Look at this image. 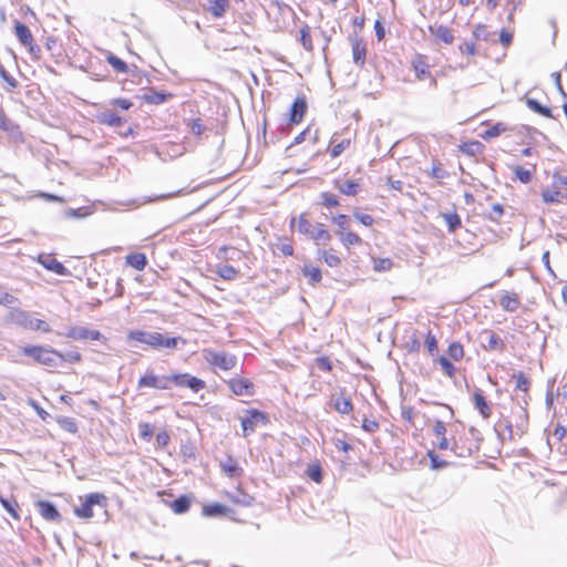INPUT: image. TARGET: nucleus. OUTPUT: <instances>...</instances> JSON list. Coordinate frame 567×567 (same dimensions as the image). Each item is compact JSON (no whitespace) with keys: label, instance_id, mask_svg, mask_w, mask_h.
I'll return each mask as SVG.
<instances>
[{"label":"nucleus","instance_id":"f257e3e1","mask_svg":"<svg viewBox=\"0 0 567 567\" xmlns=\"http://www.w3.org/2000/svg\"><path fill=\"white\" fill-rule=\"evenodd\" d=\"M127 341L143 343L156 350H175L178 343H186V340L183 339L182 337H167L159 332L145 331L138 329L128 331Z\"/></svg>","mask_w":567,"mask_h":567},{"label":"nucleus","instance_id":"2f4dec72","mask_svg":"<svg viewBox=\"0 0 567 567\" xmlns=\"http://www.w3.org/2000/svg\"><path fill=\"white\" fill-rule=\"evenodd\" d=\"M337 235L340 237L341 243L347 247L355 246L361 244V238L352 231H338Z\"/></svg>","mask_w":567,"mask_h":567},{"label":"nucleus","instance_id":"864d4df0","mask_svg":"<svg viewBox=\"0 0 567 567\" xmlns=\"http://www.w3.org/2000/svg\"><path fill=\"white\" fill-rule=\"evenodd\" d=\"M514 379L516 380V388L519 389L520 391L523 392H526L528 391L529 389V385H530V382L529 380L525 377L524 373L519 372L517 374L514 375Z\"/></svg>","mask_w":567,"mask_h":567},{"label":"nucleus","instance_id":"c03bdc74","mask_svg":"<svg viewBox=\"0 0 567 567\" xmlns=\"http://www.w3.org/2000/svg\"><path fill=\"white\" fill-rule=\"evenodd\" d=\"M437 447L442 451H446V450H451L453 451L456 455L458 456H463L462 453H458L457 452V444L456 442H451L449 439H446L445 436H441L439 442H437Z\"/></svg>","mask_w":567,"mask_h":567},{"label":"nucleus","instance_id":"9d476101","mask_svg":"<svg viewBox=\"0 0 567 567\" xmlns=\"http://www.w3.org/2000/svg\"><path fill=\"white\" fill-rule=\"evenodd\" d=\"M228 386L236 395L250 396L254 394V384L248 379L233 378L228 381Z\"/></svg>","mask_w":567,"mask_h":567},{"label":"nucleus","instance_id":"58836bf2","mask_svg":"<svg viewBox=\"0 0 567 567\" xmlns=\"http://www.w3.org/2000/svg\"><path fill=\"white\" fill-rule=\"evenodd\" d=\"M59 425L69 433L78 431V424L73 417L62 416L58 419Z\"/></svg>","mask_w":567,"mask_h":567},{"label":"nucleus","instance_id":"ddd939ff","mask_svg":"<svg viewBox=\"0 0 567 567\" xmlns=\"http://www.w3.org/2000/svg\"><path fill=\"white\" fill-rule=\"evenodd\" d=\"M40 515L50 522L61 520V515L56 509L55 505L49 501H39L35 504Z\"/></svg>","mask_w":567,"mask_h":567},{"label":"nucleus","instance_id":"e433bc0d","mask_svg":"<svg viewBox=\"0 0 567 567\" xmlns=\"http://www.w3.org/2000/svg\"><path fill=\"white\" fill-rule=\"evenodd\" d=\"M229 497L234 503L243 505L245 507L251 506L255 501L254 497L241 492H236L235 494L229 495Z\"/></svg>","mask_w":567,"mask_h":567},{"label":"nucleus","instance_id":"2eb2a0df","mask_svg":"<svg viewBox=\"0 0 567 567\" xmlns=\"http://www.w3.org/2000/svg\"><path fill=\"white\" fill-rule=\"evenodd\" d=\"M39 261L44 268L55 272L56 275L64 276L68 274V269L51 255H41L39 257Z\"/></svg>","mask_w":567,"mask_h":567},{"label":"nucleus","instance_id":"e2e57ef3","mask_svg":"<svg viewBox=\"0 0 567 567\" xmlns=\"http://www.w3.org/2000/svg\"><path fill=\"white\" fill-rule=\"evenodd\" d=\"M316 365L321 371H330L332 369L331 361L327 357H319L316 359Z\"/></svg>","mask_w":567,"mask_h":567},{"label":"nucleus","instance_id":"393cba45","mask_svg":"<svg viewBox=\"0 0 567 567\" xmlns=\"http://www.w3.org/2000/svg\"><path fill=\"white\" fill-rule=\"evenodd\" d=\"M526 105L528 106L529 110H532L533 112H535L537 114H540V115H543L545 117H548V118H554L551 110L549 107H546V106L542 105L535 99L527 97L526 99Z\"/></svg>","mask_w":567,"mask_h":567},{"label":"nucleus","instance_id":"423d86ee","mask_svg":"<svg viewBox=\"0 0 567 567\" xmlns=\"http://www.w3.org/2000/svg\"><path fill=\"white\" fill-rule=\"evenodd\" d=\"M152 388L157 390H169V375H157L154 370L148 369L137 381V389Z\"/></svg>","mask_w":567,"mask_h":567},{"label":"nucleus","instance_id":"de8ad7c7","mask_svg":"<svg viewBox=\"0 0 567 567\" xmlns=\"http://www.w3.org/2000/svg\"><path fill=\"white\" fill-rule=\"evenodd\" d=\"M238 271L229 265H225L219 268L218 275L226 280H233L237 277Z\"/></svg>","mask_w":567,"mask_h":567},{"label":"nucleus","instance_id":"680f3d73","mask_svg":"<svg viewBox=\"0 0 567 567\" xmlns=\"http://www.w3.org/2000/svg\"><path fill=\"white\" fill-rule=\"evenodd\" d=\"M503 214H504L503 206L501 204H494L492 206L488 217L491 220L497 221L502 217Z\"/></svg>","mask_w":567,"mask_h":567},{"label":"nucleus","instance_id":"6e6552de","mask_svg":"<svg viewBox=\"0 0 567 567\" xmlns=\"http://www.w3.org/2000/svg\"><path fill=\"white\" fill-rule=\"evenodd\" d=\"M244 436L254 433L259 423L266 424L268 421L265 413L258 410H248L245 415L240 417Z\"/></svg>","mask_w":567,"mask_h":567},{"label":"nucleus","instance_id":"9b49d317","mask_svg":"<svg viewBox=\"0 0 567 567\" xmlns=\"http://www.w3.org/2000/svg\"><path fill=\"white\" fill-rule=\"evenodd\" d=\"M351 48H352V58L353 62L363 66L365 63L367 55V47L362 39H360L357 34L350 37Z\"/></svg>","mask_w":567,"mask_h":567},{"label":"nucleus","instance_id":"6ab92c4d","mask_svg":"<svg viewBox=\"0 0 567 567\" xmlns=\"http://www.w3.org/2000/svg\"><path fill=\"white\" fill-rule=\"evenodd\" d=\"M14 31H16V35L18 38V40L20 41V43L22 45H28V44H31V42H33V35L30 31V29L21 23V22H17L16 25H14Z\"/></svg>","mask_w":567,"mask_h":567},{"label":"nucleus","instance_id":"f3484780","mask_svg":"<svg viewBox=\"0 0 567 567\" xmlns=\"http://www.w3.org/2000/svg\"><path fill=\"white\" fill-rule=\"evenodd\" d=\"M430 32L446 44H451L454 41L452 31L445 25L430 27Z\"/></svg>","mask_w":567,"mask_h":567},{"label":"nucleus","instance_id":"774afa93","mask_svg":"<svg viewBox=\"0 0 567 567\" xmlns=\"http://www.w3.org/2000/svg\"><path fill=\"white\" fill-rule=\"evenodd\" d=\"M433 433L437 437L445 436V434H446V426H445V424L442 421L436 420L434 422V425H433Z\"/></svg>","mask_w":567,"mask_h":567},{"label":"nucleus","instance_id":"49530a36","mask_svg":"<svg viewBox=\"0 0 567 567\" xmlns=\"http://www.w3.org/2000/svg\"><path fill=\"white\" fill-rule=\"evenodd\" d=\"M514 173L516 177L524 184H528L532 181L533 173L529 169H525L522 166H516L514 168Z\"/></svg>","mask_w":567,"mask_h":567},{"label":"nucleus","instance_id":"f704fd0d","mask_svg":"<svg viewBox=\"0 0 567 567\" xmlns=\"http://www.w3.org/2000/svg\"><path fill=\"white\" fill-rule=\"evenodd\" d=\"M102 123L112 127H120L123 125L124 120L114 112H107L102 115Z\"/></svg>","mask_w":567,"mask_h":567},{"label":"nucleus","instance_id":"bf43d9fd","mask_svg":"<svg viewBox=\"0 0 567 567\" xmlns=\"http://www.w3.org/2000/svg\"><path fill=\"white\" fill-rule=\"evenodd\" d=\"M349 217L344 214H340L333 218V223L338 225L339 231H344L349 227Z\"/></svg>","mask_w":567,"mask_h":567},{"label":"nucleus","instance_id":"cd10ccee","mask_svg":"<svg viewBox=\"0 0 567 567\" xmlns=\"http://www.w3.org/2000/svg\"><path fill=\"white\" fill-rule=\"evenodd\" d=\"M413 68L415 71L416 79L420 81L424 80L427 75H430V66L421 56L413 61Z\"/></svg>","mask_w":567,"mask_h":567},{"label":"nucleus","instance_id":"13d9d810","mask_svg":"<svg viewBox=\"0 0 567 567\" xmlns=\"http://www.w3.org/2000/svg\"><path fill=\"white\" fill-rule=\"evenodd\" d=\"M321 199H322V204L326 206V207H336L339 205V202L337 199V197L330 193H322L321 194Z\"/></svg>","mask_w":567,"mask_h":567},{"label":"nucleus","instance_id":"dca6fc26","mask_svg":"<svg viewBox=\"0 0 567 567\" xmlns=\"http://www.w3.org/2000/svg\"><path fill=\"white\" fill-rule=\"evenodd\" d=\"M331 404L341 414H349L353 409L351 400L342 395H332Z\"/></svg>","mask_w":567,"mask_h":567},{"label":"nucleus","instance_id":"c9c22d12","mask_svg":"<svg viewBox=\"0 0 567 567\" xmlns=\"http://www.w3.org/2000/svg\"><path fill=\"white\" fill-rule=\"evenodd\" d=\"M299 40L305 50H307L308 52H311L313 50L309 25H305L303 28H301Z\"/></svg>","mask_w":567,"mask_h":567},{"label":"nucleus","instance_id":"5fc2aeb1","mask_svg":"<svg viewBox=\"0 0 567 567\" xmlns=\"http://www.w3.org/2000/svg\"><path fill=\"white\" fill-rule=\"evenodd\" d=\"M425 347L431 355L435 354L439 350L436 338L431 332H429L426 336Z\"/></svg>","mask_w":567,"mask_h":567},{"label":"nucleus","instance_id":"1a4fd4ad","mask_svg":"<svg viewBox=\"0 0 567 567\" xmlns=\"http://www.w3.org/2000/svg\"><path fill=\"white\" fill-rule=\"evenodd\" d=\"M65 337L78 341L101 340L104 338L99 330L90 329L84 326L70 327L65 332Z\"/></svg>","mask_w":567,"mask_h":567},{"label":"nucleus","instance_id":"a18cd8bd","mask_svg":"<svg viewBox=\"0 0 567 567\" xmlns=\"http://www.w3.org/2000/svg\"><path fill=\"white\" fill-rule=\"evenodd\" d=\"M473 37L477 41H488L489 40V32L485 24H477L473 30Z\"/></svg>","mask_w":567,"mask_h":567},{"label":"nucleus","instance_id":"4c0bfd02","mask_svg":"<svg viewBox=\"0 0 567 567\" xmlns=\"http://www.w3.org/2000/svg\"><path fill=\"white\" fill-rule=\"evenodd\" d=\"M318 254L329 267H338L341 264V259L331 251L319 250Z\"/></svg>","mask_w":567,"mask_h":567},{"label":"nucleus","instance_id":"338daca9","mask_svg":"<svg viewBox=\"0 0 567 567\" xmlns=\"http://www.w3.org/2000/svg\"><path fill=\"white\" fill-rule=\"evenodd\" d=\"M460 51L464 54L475 55L476 48L474 42H464L460 45Z\"/></svg>","mask_w":567,"mask_h":567},{"label":"nucleus","instance_id":"6e6d98bb","mask_svg":"<svg viewBox=\"0 0 567 567\" xmlns=\"http://www.w3.org/2000/svg\"><path fill=\"white\" fill-rule=\"evenodd\" d=\"M0 78L6 82L8 83V85L10 86V89H16L18 86V81L12 76L10 75L7 70L4 69V66L2 64H0Z\"/></svg>","mask_w":567,"mask_h":567},{"label":"nucleus","instance_id":"473e14b6","mask_svg":"<svg viewBox=\"0 0 567 567\" xmlns=\"http://www.w3.org/2000/svg\"><path fill=\"white\" fill-rule=\"evenodd\" d=\"M91 210L89 207H81V208H68L63 212V217L64 218H76V219H81V218H85L87 217L89 215H91Z\"/></svg>","mask_w":567,"mask_h":567},{"label":"nucleus","instance_id":"20e7f679","mask_svg":"<svg viewBox=\"0 0 567 567\" xmlns=\"http://www.w3.org/2000/svg\"><path fill=\"white\" fill-rule=\"evenodd\" d=\"M82 504L74 507V514L84 519L93 517V507L99 506L102 509L107 507V497L103 493H91L84 497H80Z\"/></svg>","mask_w":567,"mask_h":567},{"label":"nucleus","instance_id":"ea45409f","mask_svg":"<svg viewBox=\"0 0 567 567\" xmlns=\"http://www.w3.org/2000/svg\"><path fill=\"white\" fill-rule=\"evenodd\" d=\"M313 240L327 243L331 239L330 234L324 229L323 225L318 224L311 237Z\"/></svg>","mask_w":567,"mask_h":567},{"label":"nucleus","instance_id":"4468645a","mask_svg":"<svg viewBox=\"0 0 567 567\" xmlns=\"http://www.w3.org/2000/svg\"><path fill=\"white\" fill-rule=\"evenodd\" d=\"M307 111V102L303 97H297L291 105L289 121L292 124H299Z\"/></svg>","mask_w":567,"mask_h":567},{"label":"nucleus","instance_id":"3c124183","mask_svg":"<svg viewBox=\"0 0 567 567\" xmlns=\"http://www.w3.org/2000/svg\"><path fill=\"white\" fill-rule=\"evenodd\" d=\"M543 200L547 204L559 203L560 193L559 190L545 189L542 193Z\"/></svg>","mask_w":567,"mask_h":567},{"label":"nucleus","instance_id":"7c9ffc66","mask_svg":"<svg viewBox=\"0 0 567 567\" xmlns=\"http://www.w3.org/2000/svg\"><path fill=\"white\" fill-rule=\"evenodd\" d=\"M0 503L2 505V507L8 512V514H10V516L14 519H19L20 516L18 514V503L14 498H6L2 494H0Z\"/></svg>","mask_w":567,"mask_h":567},{"label":"nucleus","instance_id":"5701e85b","mask_svg":"<svg viewBox=\"0 0 567 567\" xmlns=\"http://www.w3.org/2000/svg\"><path fill=\"white\" fill-rule=\"evenodd\" d=\"M502 308L508 312H514L519 307V299L515 293H505L499 300Z\"/></svg>","mask_w":567,"mask_h":567},{"label":"nucleus","instance_id":"a211bd4d","mask_svg":"<svg viewBox=\"0 0 567 567\" xmlns=\"http://www.w3.org/2000/svg\"><path fill=\"white\" fill-rule=\"evenodd\" d=\"M334 187L342 194L344 195H348V196H354L360 186L358 183L351 181V179H347V181H334Z\"/></svg>","mask_w":567,"mask_h":567},{"label":"nucleus","instance_id":"4d7b16f0","mask_svg":"<svg viewBox=\"0 0 567 567\" xmlns=\"http://www.w3.org/2000/svg\"><path fill=\"white\" fill-rule=\"evenodd\" d=\"M441 367H442V370L449 375V377H453L454 372H455V367L453 365V363L446 359L445 357H441L440 360H439Z\"/></svg>","mask_w":567,"mask_h":567},{"label":"nucleus","instance_id":"09e8293b","mask_svg":"<svg viewBox=\"0 0 567 567\" xmlns=\"http://www.w3.org/2000/svg\"><path fill=\"white\" fill-rule=\"evenodd\" d=\"M427 456L431 460V467L433 470H440L447 466V462L444 460H441L439 455L434 451H429Z\"/></svg>","mask_w":567,"mask_h":567},{"label":"nucleus","instance_id":"0eeeda50","mask_svg":"<svg viewBox=\"0 0 567 567\" xmlns=\"http://www.w3.org/2000/svg\"><path fill=\"white\" fill-rule=\"evenodd\" d=\"M171 386L174 384L179 388H188L197 393L205 389L206 383L204 380L190 375L189 373H176L169 375Z\"/></svg>","mask_w":567,"mask_h":567},{"label":"nucleus","instance_id":"f8f14e48","mask_svg":"<svg viewBox=\"0 0 567 567\" xmlns=\"http://www.w3.org/2000/svg\"><path fill=\"white\" fill-rule=\"evenodd\" d=\"M482 344L485 350H503L505 348L504 341L495 332L485 330L481 333Z\"/></svg>","mask_w":567,"mask_h":567},{"label":"nucleus","instance_id":"79ce46f5","mask_svg":"<svg viewBox=\"0 0 567 567\" xmlns=\"http://www.w3.org/2000/svg\"><path fill=\"white\" fill-rule=\"evenodd\" d=\"M107 62L117 72L125 73L127 71V64L114 54L107 56Z\"/></svg>","mask_w":567,"mask_h":567},{"label":"nucleus","instance_id":"4be33fe9","mask_svg":"<svg viewBox=\"0 0 567 567\" xmlns=\"http://www.w3.org/2000/svg\"><path fill=\"white\" fill-rule=\"evenodd\" d=\"M190 504H192V498L187 495H182L178 498H176L175 501H173L171 503L169 507L172 508V511L175 514H184V513L188 512Z\"/></svg>","mask_w":567,"mask_h":567},{"label":"nucleus","instance_id":"0e129e2a","mask_svg":"<svg viewBox=\"0 0 567 567\" xmlns=\"http://www.w3.org/2000/svg\"><path fill=\"white\" fill-rule=\"evenodd\" d=\"M189 128L193 134L200 135L204 132L205 126L199 118H196L189 122Z\"/></svg>","mask_w":567,"mask_h":567},{"label":"nucleus","instance_id":"7ed1b4c3","mask_svg":"<svg viewBox=\"0 0 567 567\" xmlns=\"http://www.w3.org/2000/svg\"><path fill=\"white\" fill-rule=\"evenodd\" d=\"M21 352L41 365L56 368L61 363L62 352L52 348L25 346L21 348Z\"/></svg>","mask_w":567,"mask_h":567},{"label":"nucleus","instance_id":"69168bd1","mask_svg":"<svg viewBox=\"0 0 567 567\" xmlns=\"http://www.w3.org/2000/svg\"><path fill=\"white\" fill-rule=\"evenodd\" d=\"M141 427V436L144 439V440H150L153 434H154V429L151 424L148 423H143L140 425Z\"/></svg>","mask_w":567,"mask_h":567},{"label":"nucleus","instance_id":"052dcab7","mask_svg":"<svg viewBox=\"0 0 567 567\" xmlns=\"http://www.w3.org/2000/svg\"><path fill=\"white\" fill-rule=\"evenodd\" d=\"M353 216L355 217V219L358 221H360L364 226H372L373 223H374L373 217L371 215H369V214H363V213L355 212L353 214Z\"/></svg>","mask_w":567,"mask_h":567},{"label":"nucleus","instance_id":"b1692460","mask_svg":"<svg viewBox=\"0 0 567 567\" xmlns=\"http://www.w3.org/2000/svg\"><path fill=\"white\" fill-rule=\"evenodd\" d=\"M126 264L136 270H143L147 265L146 256L135 252L126 256Z\"/></svg>","mask_w":567,"mask_h":567},{"label":"nucleus","instance_id":"c85d7f7f","mask_svg":"<svg viewBox=\"0 0 567 567\" xmlns=\"http://www.w3.org/2000/svg\"><path fill=\"white\" fill-rule=\"evenodd\" d=\"M302 274L309 279L310 285H316L321 281V270L318 267L311 265H305Z\"/></svg>","mask_w":567,"mask_h":567},{"label":"nucleus","instance_id":"c756f323","mask_svg":"<svg viewBox=\"0 0 567 567\" xmlns=\"http://www.w3.org/2000/svg\"><path fill=\"white\" fill-rule=\"evenodd\" d=\"M229 511L230 509L227 506L221 505L219 503H214V504L204 506L203 514L205 516H219V515H226Z\"/></svg>","mask_w":567,"mask_h":567},{"label":"nucleus","instance_id":"412c9836","mask_svg":"<svg viewBox=\"0 0 567 567\" xmlns=\"http://www.w3.org/2000/svg\"><path fill=\"white\" fill-rule=\"evenodd\" d=\"M229 9L228 0H212L209 6V12L214 18H223Z\"/></svg>","mask_w":567,"mask_h":567},{"label":"nucleus","instance_id":"8fccbe9b","mask_svg":"<svg viewBox=\"0 0 567 567\" xmlns=\"http://www.w3.org/2000/svg\"><path fill=\"white\" fill-rule=\"evenodd\" d=\"M449 354L452 359H454L456 361L462 359L464 355V350H463L462 344L458 342L451 343L449 347Z\"/></svg>","mask_w":567,"mask_h":567},{"label":"nucleus","instance_id":"a878e982","mask_svg":"<svg viewBox=\"0 0 567 567\" xmlns=\"http://www.w3.org/2000/svg\"><path fill=\"white\" fill-rule=\"evenodd\" d=\"M507 130H508V126L505 123L498 122V123L492 125L491 127H488L486 131H484L481 134V137L484 140H491V138L499 136L501 134L505 133Z\"/></svg>","mask_w":567,"mask_h":567},{"label":"nucleus","instance_id":"603ef678","mask_svg":"<svg viewBox=\"0 0 567 567\" xmlns=\"http://www.w3.org/2000/svg\"><path fill=\"white\" fill-rule=\"evenodd\" d=\"M298 230L299 233L311 237V233H313L315 228L308 219L301 216L298 220Z\"/></svg>","mask_w":567,"mask_h":567},{"label":"nucleus","instance_id":"aec40b11","mask_svg":"<svg viewBox=\"0 0 567 567\" xmlns=\"http://www.w3.org/2000/svg\"><path fill=\"white\" fill-rule=\"evenodd\" d=\"M473 399H474V404H475L476 409L480 411V413L482 414V416L484 419L489 417V415H491V408L487 404L486 399L483 395L481 390H476L474 392Z\"/></svg>","mask_w":567,"mask_h":567},{"label":"nucleus","instance_id":"39448f33","mask_svg":"<svg viewBox=\"0 0 567 567\" xmlns=\"http://www.w3.org/2000/svg\"><path fill=\"white\" fill-rule=\"evenodd\" d=\"M204 360L212 367L223 371H229L235 368L237 357L225 351H215L213 349L203 350Z\"/></svg>","mask_w":567,"mask_h":567},{"label":"nucleus","instance_id":"f03ea898","mask_svg":"<svg viewBox=\"0 0 567 567\" xmlns=\"http://www.w3.org/2000/svg\"><path fill=\"white\" fill-rule=\"evenodd\" d=\"M8 323L32 331L50 332L48 322L33 318L29 311L12 307L6 318Z\"/></svg>","mask_w":567,"mask_h":567},{"label":"nucleus","instance_id":"72a5a7b5","mask_svg":"<svg viewBox=\"0 0 567 567\" xmlns=\"http://www.w3.org/2000/svg\"><path fill=\"white\" fill-rule=\"evenodd\" d=\"M450 233H454L458 227H461L462 221L461 217L456 213H447L442 215Z\"/></svg>","mask_w":567,"mask_h":567},{"label":"nucleus","instance_id":"a19ab883","mask_svg":"<svg viewBox=\"0 0 567 567\" xmlns=\"http://www.w3.org/2000/svg\"><path fill=\"white\" fill-rule=\"evenodd\" d=\"M19 300L16 296L9 293L1 285H0V305L6 307H12L18 303Z\"/></svg>","mask_w":567,"mask_h":567},{"label":"nucleus","instance_id":"37998d69","mask_svg":"<svg viewBox=\"0 0 567 567\" xmlns=\"http://www.w3.org/2000/svg\"><path fill=\"white\" fill-rule=\"evenodd\" d=\"M393 262L390 258H373V269L375 271H388L392 268Z\"/></svg>","mask_w":567,"mask_h":567},{"label":"nucleus","instance_id":"bb28decb","mask_svg":"<svg viewBox=\"0 0 567 567\" xmlns=\"http://www.w3.org/2000/svg\"><path fill=\"white\" fill-rule=\"evenodd\" d=\"M220 467L223 472L227 474L229 477L239 475L241 472V468L238 466L237 461H235L233 457H228L226 461L220 462Z\"/></svg>","mask_w":567,"mask_h":567}]
</instances>
